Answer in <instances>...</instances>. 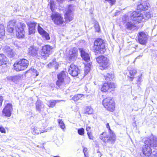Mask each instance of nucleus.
Segmentation results:
<instances>
[{"instance_id":"nucleus-25","label":"nucleus","mask_w":157,"mask_h":157,"mask_svg":"<svg viewBox=\"0 0 157 157\" xmlns=\"http://www.w3.org/2000/svg\"><path fill=\"white\" fill-rule=\"evenodd\" d=\"M148 6L146 3H142L138 5L137 6V10L140 11H144L147 10Z\"/></svg>"},{"instance_id":"nucleus-5","label":"nucleus","mask_w":157,"mask_h":157,"mask_svg":"<svg viewBox=\"0 0 157 157\" xmlns=\"http://www.w3.org/2000/svg\"><path fill=\"white\" fill-rule=\"evenodd\" d=\"M102 103L103 107L107 111L113 112L115 110L116 103L113 98L106 97L103 99Z\"/></svg>"},{"instance_id":"nucleus-19","label":"nucleus","mask_w":157,"mask_h":157,"mask_svg":"<svg viewBox=\"0 0 157 157\" xmlns=\"http://www.w3.org/2000/svg\"><path fill=\"white\" fill-rule=\"evenodd\" d=\"M27 24L28 27L29 34L31 35L34 34L36 32L37 23L34 21H30Z\"/></svg>"},{"instance_id":"nucleus-37","label":"nucleus","mask_w":157,"mask_h":157,"mask_svg":"<svg viewBox=\"0 0 157 157\" xmlns=\"http://www.w3.org/2000/svg\"><path fill=\"white\" fill-rule=\"evenodd\" d=\"M78 133L81 136H83L85 133V130L83 128H81L78 129Z\"/></svg>"},{"instance_id":"nucleus-14","label":"nucleus","mask_w":157,"mask_h":157,"mask_svg":"<svg viewBox=\"0 0 157 157\" xmlns=\"http://www.w3.org/2000/svg\"><path fill=\"white\" fill-rule=\"evenodd\" d=\"M136 38L138 42L143 45H146L148 41V35L146 33L141 31L139 32L137 35Z\"/></svg>"},{"instance_id":"nucleus-40","label":"nucleus","mask_w":157,"mask_h":157,"mask_svg":"<svg viewBox=\"0 0 157 157\" xmlns=\"http://www.w3.org/2000/svg\"><path fill=\"white\" fill-rule=\"evenodd\" d=\"M105 1L108 2L111 6H113L116 3V0H104Z\"/></svg>"},{"instance_id":"nucleus-48","label":"nucleus","mask_w":157,"mask_h":157,"mask_svg":"<svg viewBox=\"0 0 157 157\" xmlns=\"http://www.w3.org/2000/svg\"><path fill=\"white\" fill-rule=\"evenodd\" d=\"M53 157H60L59 156H53Z\"/></svg>"},{"instance_id":"nucleus-28","label":"nucleus","mask_w":157,"mask_h":157,"mask_svg":"<svg viewBox=\"0 0 157 157\" xmlns=\"http://www.w3.org/2000/svg\"><path fill=\"white\" fill-rule=\"evenodd\" d=\"M62 101V100H50L48 101V106L49 108H53L55 107L56 103Z\"/></svg>"},{"instance_id":"nucleus-9","label":"nucleus","mask_w":157,"mask_h":157,"mask_svg":"<svg viewBox=\"0 0 157 157\" xmlns=\"http://www.w3.org/2000/svg\"><path fill=\"white\" fill-rule=\"evenodd\" d=\"M50 17L53 23L56 25H62L65 23L62 14L56 12L52 13Z\"/></svg>"},{"instance_id":"nucleus-43","label":"nucleus","mask_w":157,"mask_h":157,"mask_svg":"<svg viewBox=\"0 0 157 157\" xmlns=\"http://www.w3.org/2000/svg\"><path fill=\"white\" fill-rule=\"evenodd\" d=\"M27 101H28L27 103L29 105H31V104H32L33 103V99L32 98H29L28 100Z\"/></svg>"},{"instance_id":"nucleus-10","label":"nucleus","mask_w":157,"mask_h":157,"mask_svg":"<svg viewBox=\"0 0 157 157\" xmlns=\"http://www.w3.org/2000/svg\"><path fill=\"white\" fill-rule=\"evenodd\" d=\"M26 28L24 23L22 22L19 23L15 29L16 36L17 38L22 39L25 37V29Z\"/></svg>"},{"instance_id":"nucleus-20","label":"nucleus","mask_w":157,"mask_h":157,"mask_svg":"<svg viewBox=\"0 0 157 157\" xmlns=\"http://www.w3.org/2000/svg\"><path fill=\"white\" fill-rule=\"evenodd\" d=\"M37 30L39 34L43 38H44L46 40L50 39L49 34L45 31L38 24L37 26Z\"/></svg>"},{"instance_id":"nucleus-46","label":"nucleus","mask_w":157,"mask_h":157,"mask_svg":"<svg viewBox=\"0 0 157 157\" xmlns=\"http://www.w3.org/2000/svg\"><path fill=\"white\" fill-rule=\"evenodd\" d=\"M91 129V127L88 126V125H87L86 127V130L87 132H91V131H90Z\"/></svg>"},{"instance_id":"nucleus-44","label":"nucleus","mask_w":157,"mask_h":157,"mask_svg":"<svg viewBox=\"0 0 157 157\" xmlns=\"http://www.w3.org/2000/svg\"><path fill=\"white\" fill-rule=\"evenodd\" d=\"M3 101V97L0 95V107L2 106Z\"/></svg>"},{"instance_id":"nucleus-23","label":"nucleus","mask_w":157,"mask_h":157,"mask_svg":"<svg viewBox=\"0 0 157 157\" xmlns=\"http://www.w3.org/2000/svg\"><path fill=\"white\" fill-rule=\"evenodd\" d=\"M9 60L7 57L3 54H0V66L7 65L9 64Z\"/></svg>"},{"instance_id":"nucleus-2","label":"nucleus","mask_w":157,"mask_h":157,"mask_svg":"<svg viewBox=\"0 0 157 157\" xmlns=\"http://www.w3.org/2000/svg\"><path fill=\"white\" fill-rule=\"evenodd\" d=\"M83 64L85 67L84 73L80 71L76 65L72 63L70 65L68 69L69 74L73 77L78 76V77L80 79L83 78L89 72L92 65L91 62Z\"/></svg>"},{"instance_id":"nucleus-21","label":"nucleus","mask_w":157,"mask_h":157,"mask_svg":"<svg viewBox=\"0 0 157 157\" xmlns=\"http://www.w3.org/2000/svg\"><path fill=\"white\" fill-rule=\"evenodd\" d=\"M32 133L33 135H37L41 133L45 132H47V129H42L41 128H40L36 126H34L32 129Z\"/></svg>"},{"instance_id":"nucleus-42","label":"nucleus","mask_w":157,"mask_h":157,"mask_svg":"<svg viewBox=\"0 0 157 157\" xmlns=\"http://www.w3.org/2000/svg\"><path fill=\"white\" fill-rule=\"evenodd\" d=\"M0 132L2 133H6V131L5 129L2 126H0Z\"/></svg>"},{"instance_id":"nucleus-32","label":"nucleus","mask_w":157,"mask_h":157,"mask_svg":"<svg viewBox=\"0 0 157 157\" xmlns=\"http://www.w3.org/2000/svg\"><path fill=\"white\" fill-rule=\"evenodd\" d=\"M93 113V109L90 106H87L85 109L84 113L91 114Z\"/></svg>"},{"instance_id":"nucleus-47","label":"nucleus","mask_w":157,"mask_h":157,"mask_svg":"<svg viewBox=\"0 0 157 157\" xmlns=\"http://www.w3.org/2000/svg\"><path fill=\"white\" fill-rule=\"evenodd\" d=\"M87 148L86 147H84L83 149V151L84 153V154L85 156H86V154L87 151Z\"/></svg>"},{"instance_id":"nucleus-33","label":"nucleus","mask_w":157,"mask_h":157,"mask_svg":"<svg viewBox=\"0 0 157 157\" xmlns=\"http://www.w3.org/2000/svg\"><path fill=\"white\" fill-rule=\"evenodd\" d=\"M126 28L127 29H132L133 28L136 27L135 24H133L131 22H127L126 24Z\"/></svg>"},{"instance_id":"nucleus-18","label":"nucleus","mask_w":157,"mask_h":157,"mask_svg":"<svg viewBox=\"0 0 157 157\" xmlns=\"http://www.w3.org/2000/svg\"><path fill=\"white\" fill-rule=\"evenodd\" d=\"M17 22L15 20L10 21L8 22L6 28V31L9 33H13L14 30V27L16 25Z\"/></svg>"},{"instance_id":"nucleus-29","label":"nucleus","mask_w":157,"mask_h":157,"mask_svg":"<svg viewBox=\"0 0 157 157\" xmlns=\"http://www.w3.org/2000/svg\"><path fill=\"white\" fill-rule=\"evenodd\" d=\"M31 77L35 78L39 75V72L35 69H31L29 70Z\"/></svg>"},{"instance_id":"nucleus-8","label":"nucleus","mask_w":157,"mask_h":157,"mask_svg":"<svg viewBox=\"0 0 157 157\" xmlns=\"http://www.w3.org/2000/svg\"><path fill=\"white\" fill-rule=\"evenodd\" d=\"M66 73L65 71H62L57 75V80L56 84L59 89H61L65 86L66 84L65 80L67 77Z\"/></svg>"},{"instance_id":"nucleus-3","label":"nucleus","mask_w":157,"mask_h":157,"mask_svg":"<svg viewBox=\"0 0 157 157\" xmlns=\"http://www.w3.org/2000/svg\"><path fill=\"white\" fill-rule=\"evenodd\" d=\"M106 126L108 129L109 133L106 132H102L99 135V139L105 144H113L116 141V135L111 129L109 123L106 124Z\"/></svg>"},{"instance_id":"nucleus-24","label":"nucleus","mask_w":157,"mask_h":157,"mask_svg":"<svg viewBox=\"0 0 157 157\" xmlns=\"http://www.w3.org/2000/svg\"><path fill=\"white\" fill-rule=\"evenodd\" d=\"M21 75H19L9 77L7 79L10 82L16 83L21 79Z\"/></svg>"},{"instance_id":"nucleus-31","label":"nucleus","mask_w":157,"mask_h":157,"mask_svg":"<svg viewBox=\"0 0 157 157\" xmlns=\"http://www.w3.org/2000/svg\"><path fill=\"white\" fill-rule=\"evenodd\" d=\"M83 96L82 94H77L75 95L72 98V100L75 101H77L81 99V98Z\"/></svg>"},{"instance_id":"nucleus-1","label":"nucleus","mask_w":157,"mask_h":157,"mask_svg":"<svg viewBox=\"0 0 157 157\" xmlns=\"http://www.w3.org/2000/svg\"><path fill=\"white\" fill-rule=\"evenodd\" d=\"M141 151L143 155L146 157H157V151H152L151 147H157V141L151 138H147L144 141Z\"/></svg>"},{"instance_id":"nucleus-39","label":"nucleus","mask_w":157,"mask_h":157,"mask_svg":"<svg viewBox=\"0 0 157 157\" xmlns=\"http://www.w3.org/2000/svg\"><path fill=\"white\" fill-rule=\"evenodd\" d=\"M52 63L54 64H56V65L55 66V69L56 70H57L58 69L59 67V64L58 62H56V59H54L52 62Z\"/></svg>"},{"instance_id":"nucleus-17","label":"nucleus","mask_w":157,"mask_h":157,"mask_svg":"<svg viewBox=\"0 0 157 157\" xmlns=\"http://www.w3.org/2000/svg\"><path fill=\"white\" fill-rule=\"evenodd\" d=\"M130 17L133 19L136 24L141 23L143 19V16L141 13L136 11L132 12Z\"/></svg>"},{"instance_id":"nucleus-27","label":"nucleus","mask_w":157,"mask_h":157,"mask_svg":"<svg viewBox=\"0 0 157 157\" xmlns=\"http://www.w3.org/2000/svg\"><path fill=\"white\" fill-rule=\"evenodd\" d=\"M5 35V27L4 25L0 24V39H2Z\"/></svg>"},{"instance_id":"nucleus-41","label":"nucleus","mask_w":157,"mask_h":157,"mask_svg":"<svg viewBox=\"0 0 157 157\" xmlns=\"http://www.w3.org/2000/svg\"><path fill=\"white\" fill-rule=\"evenodd\" d=\"M87 134L90 139L93 140L94 139V137L91 132H87Z\"/></svg>"},{"instance_id":"nucleus-15","label":"nucleus","mask_w":157,"mask_h":157,"mask_svg":"<svg viewBox=\"0 0 157 157\" xmlns=\"http://www.w3.org/2000/svg\"><path fill=\"white\" fill-rule=\"evenodd\" d=\"M72 7L71 5L67 6L68 10L64 14V21L65 23H68L71 21L73 19V15L72 11L71 10Z\"/></svg>"},{"instance_id":"nucleus-38","label":"nucleus","mask_w":157,"mask_h":157,"mask_svg":"<svg viewBox=\"0 0 157 157\" xmlns=\"http://www.w3.org/2000/svg\"><path fill=\"white\" fill-rule=\"evenodd\" d=\"M41 103L40 102H37L36 104V110L39 111H40Z\"/></svg>"},{"instance_id":"nucleus-4","label":"nucleus","mask_w":157,"mask_h":157,"mask_svg":"<svg viewBox=\"0 0 157 157\" xmlns=\"http://www.w3.org/2000/svg\"><path fill=\"white\" fill-rule=\"evenodd\" d=\"M105 43L103 39L98 38L94 40L93 51L95 55L104 54L106 51Z\"/></svg>"},{"instance_id":"nucleus-16","label":"nucleus","mask_w":157,"mask_h":157,"mask_svg":"<svg viewBox=\"0 0 157 157\" xmlns=\"http://www.w3.org/2000/svg\"><path fill=\"white\" fill-rule=\"evenodd\" d=\"M13 106L11 103H7L4 106L2 111L3 116L7 117H10L13 111Z\"/></svg>"},{"instance_id":"nucleus-49","label":"nucleus","mask_w":157,"mask_h":157,"mask_svg":"<svg viewBox=\"0 0 157 157\" xmlns=\"http://www.w3.org/2000/svg\"><path fill=\"white\" fill-rule=\"evenodd\" d=\"M57 1H59L60 0H56Z\"/></svg>"},{"instance_id":"nucleus-36","label":"nucleus","mask_w":157,"mask_h":157,"mask_svg":"<svg viewBox=\"0 0 157 157\" xmlns=\"http://www.w3.org/2000/svg\"><path fill=\"white\" fill-rule=\"evenodd\" d=\"M94 27L95 30V32H99L100 31V27L99 24L98 22L95 23L94 25Z\"/></svg>"},{"instance_id":"nucleus-7","label":"nucleus","mask_w":157,"mask_h":157,"mask_svg":"<svg viewBox=\"0 0 157 157\" xmlns=\"http://www.w3.org/2000/svg\"><path fill=\"white\" fill-rule=\"evenodd\" d=\"M96 60L100 70H104L108 68L110 63L109 60L107 57L104 55H100L96 58Z\"/></svg>"},{"instance_id":"nucleus-22","label":"nucleus","mask_w":157,"mask_h":157,"mask_svg":"<svg viewBox=\"0 0 157 157\" xmlns=\"http://www.w3.org/2000/svg\"><path fill=\"white\" fill-rule=\"evenodd\" d=\"M80 50L81 56L82 59L88 63L90 61V57L88 54L85 52L82 49H80ZM92 63V62H91Z\"/></svg>"},{"instance_id":"nucleus-30","label":"nucleus","mask_w":157,"mask_h":157,"mask_svg":"<svg viewBox=\"0 0 157 157\" xmlns=\"http://www.w3.org/2000/svg\"><path fill=\"white\" fill-rule=\"evenodd\" d=\"M104 78L105 80L111 81L114 77V75L113 73H107L106 75H104Z\"/></svg>"},{"instance_id":"nucleus-6","label":"nucleus","mask_w":157,"mask_h":157,"mask_svg":"<svg viewBox=\"0 0 157 157\" xmlns=\"http://www.w3.org/2000/svg\"><path fill=\"white\" fill-rule=\"evenodd\" d=\"M29 65V61L25 59L22 58L17 60L13 66L14 70L17 71H24L26 69Z\"/></svg>"},{"instance_id":"nucleus-26","label":"nucleus","mask_w":157,"mask_h":157,"mask_svg":"<svg viewBox=\"0 0 157 157\" xmlns=\"http://www.w3.org/2000/svg\"><path fill=\"white\" fill-rule=\"evenodd\" d=\"M137 71L135 69H132L129 71V74L130 76H128V78L131 81H132L135 78V76L137 73Z\"/></svg>"},{"instance_id":"nucleus-45","label":"nucleus","mask_w":157,"mask_h":157,"mask_svg":"<svg viewBox=\"0 0 157 157\" xmlns=\"http://www.w3.org/2000/svg\"><path fill=\"white\" fill-rule=\"evenodd\" d=\"M9 56L10 57H13L14 56V53L12 51H10L9 53Z\"/></svg>"},{"instance_id":"nucleus-11","label":"nucleus","mask_w":157,"mask_h":157,"mask_svg":"<svg viewBox=\"0 0 157 157\" xmlns=\"http://www.w3.org/2000/svg\"><path fill=\"white\" fill-rule=\"evenodd\" d=\"M117 85L114 82H105L101 85L100 90L102 92L106 93L114 91Z\"/></svg>"},{"instance_id":"nucleus-13","label":"nucleus","mask_w":157,"mask_h":157,"mask_svg":"<svg viewBox=\"0 0 157 157\" xmlns=\"http://www.w3.org/2000/svg\"><path fill=\"white\" fill-rule=\"evenodd\" d=\"M53 49V47L49 44L43 46L40 52L41 56L44 58H47L52 52Z\"/></svg>"},{"instance_id":"nucleus-34","label":"nucleus","mask_w":157,"mask_h":157,"mask_svg":"<svg viewBox=\"0 0 157 157\" xmlns=\"http://www.w3.org/2000/svg\"><path fill=\"white\" fill-rule=\"evenodd\" d=\"M50 9L52 12H53L55 9L56 4L55 2L52 0H50L49 2Z\"/></svg>"},{"instance_id":"nucleus-12","label":"nucleus","mask_w":157,"mask_h":157,"mask_svg":"<svg viewBox=\"0 0 157 157\" xmlns=\"http://www.w3.org/2000/svg\"><path fill=\"white\" fill-rule=\"evenodd\" d=\"M78 55V50L77 48L73 47L69 51L68 54L66 57V60L69 63H71L75 61Z\"/></svg>"},{"instance_id":"nucleus-35","label":"nucleus","mask_w":157,"mask_h":157,"mask_svg":"<svg viewBox=\"0 0 157 157\" xmlns=\"http://www.w3.org/2000/svg\"><path fill=\"white\" fill-rule=\"evenodd\" d=\"M58 121L59 123V125L60 127L62 129L64 130L65 128V127L64 124L62 120L59 119Z\"/></svg>"}]
</instances>
